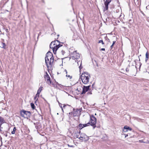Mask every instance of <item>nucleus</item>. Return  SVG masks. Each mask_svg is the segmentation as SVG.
<instances>
[{"mask_svg": "<svg viewBox=\"0 0 149 149\" xmlns=\"http://www.w3.org/2000/svg\"><path fill=\"white\" fill-rule=\"evenodd\" d=\"M59 42L58 40H55L51 42L50 45V47L52 48L53 52L54 53H55L57 50H58L59 52V54H61L63 56H64L65 54V49L66 47L61 44H58Z\"/></svg>", "mask_w": 149, "mask_h": 149, "instance_id": "f257e3e1", "label": "nucleus"}, {"mask_svg": "<svg viewBox=\"0 0 149 149\" xmlns=\"http://www.w3.org/2000/svg\"><path fill=\"white\" fill-rule=\"evenodd\" d=\"M45 63L47 67L48 68L52 66L54 62V58L52 54L50 52H48L46 54L45 58Z\"/></svg>", "mask_w": 149, "mask_h": 149, "instance_id": "f03ea898", "label": "nucleus"}, {"mask_svg": "<svg viewBox=\"0 0 149 149\" xmlns=\"http://www.w3.org/2000/svg\"><path fill=\"white\" fill-rule=\"evenodd\" d=\"M91 77L89 74L86 72L83 73L81 76V79L82 83L85 84H88Z\"/></svg>", "mask_w": 149, "mask_h": 149, "instance_id": "7ed1b4c3", "label": "nucleus"}, {"mask_svg": "<svg viewBox=\"0 0 149 149\" xmlns=\"http://www.w3.org/2000/svg\"><path fill=\"white\" fill-rule=\"evenodd\" d=\"M91 125L92 126L93 129H94L96 127V118L93 115H91L90 116Z\"/></svg>", "mask_w": 149, "mask_h": 149, "instance_id": "20e7f679", "label": "nucleus"}, {"mask_svg": "<svg viewBox=\"0 0 149 149\" xmlns=\"http://www.w3.org/2000/svg\"><path fill=\"white\" fill-rule=\"evenodd\" d=\"M20 114L22 116L26 117L24 115L26 116V117H29L31 115V113L29 111H26L24 110H22L20 111Z\"/></svg>", "mask_w": 149, "mask_h": 149, "instance_id": "39448f33", "label": "nucleus"}, {"mask_svg": "<svg viewBox=\"0 0 149 149\" xmlns=\"http://www.w3.org/2000/svg\"><path fill=\"white\" fill-rule=\"evenodd\" d=\"M44 77L47 83L49 85H50L51 84V81L50 79V78L47 72H45V74L44 76Z\"/></svg>", "mask_w": 149, "mask_h": 149, "instance_id": "423d86ee", "label": "nucleus"}, {"mask_svg": "<svg viewBox=\"0 0 149 149\" xmlns=\"http://www.w3.org/2000/svg\"><path fill=\"white\" fill-rule=\"evenodd\" d=\"M76 52V51H75L72 54V56L73 59H78L80 57V54Z\"/></svg>", "mask_w": 149, "mask_h": 149, "instance_id": "0eeeda50", "label": "nucleus"}, {"mask_svg": "<svg viewBox=\"0 0 149 149\" xmlns=\"http://www.w3.org/2000/svg\"><path fill=\"white\" fill-rule=\"evenodd\" d=\"M90 86H84L83 88V90L81 93V94H84L86 92L88 91L90 89Z\"/></svg>", "mask_w": 149, "mask_h": 149, "instance_id": "6e6552de", "label": "nucleus"}, {"mask_svg": "<svg viewBox=\"0 0 149 149\" xmlns=\"http://www.w3.org/2000/svg\"><path fill=\"white\" fill-rule=\"evenodd\" d=\"M111 0H106L104 2V9L106 10H108V6L110 3L111 1Z\"/></svg>", "mask_w": 149, "mask_h": 149, "instance_id": "1a4fd4ad", "label": "nucleus"}, {"mask_svg": "<svg viewBox=\"0 0 149 149\" xmlns=\"http://www.w3.org/2000/svg\"><path fill=\"white\" fill-rule=\"evenodd\" d=\"M124 129L123 130V131L124 132H126L127 131V130L131 131L132 129L130 127L127 126H125L124 127Z\"/></svg>", "mask_w": 149, "mask_h": 149, "instance_id": "9d476101", "label": "nucleus"}, {"mask_svg": "<svg viewBox=\"0 0 149 149\" xmlns=\"http://www.w3.org/2000/svg\"><path fill=\"white\" fill-rule=\"evenodd\" d=\"M86 137H87V136L85 134H80V136L79 138V139L81 140H83V139L86 138Z\"/></svg>", "mask_w": 149, "mask_h": 149, "instance_id": "9b49d317", "label": "nucleus"}, {"mask_svg": "<svg viewBox=\"0 0 149 149\" xmlns=\"http://www.w3.org/2000/svg\"><path fill=\"white\" fill-rule=\"evenodd\" d=\"M6 45L3 42H0V47L4 49H6Z\"/></svg>", "mask_w": 149, "mask_h": 149, "instance_id": "f8f14e48", "label": "nucleus"}, {"mask_svg": "<svg viewBox=\"0 0 149 149\" xmlns=\"http://www.w3.org/2000/svg\"><path fill=\"white\" fill-rule=\"evenodd\" d=\"M73 110L74 111L73 113V116H75L77 115V113H78V111H79L77 109L76 111H74L75 109H73Z\"/></svg>", "mask_w": 149, "mask_h": 149, "instance_id": "ddd939ff", "label": "nucleus"}, {"mask_svg": "<svg viewBox=\"0 0 149 149\" xmlns=\"http://www.w3.org/2000/svg\"><path fill=\"white\" fill-rule=\"evenodd\" d=\"M5 120L4 118L0 116V124L2 125L4 123Z\"/></svg>", "mask_w": 149, "mask_h": 149, "instance_id": "4468645a", "label": "nucleus"}, {"mask_svg": "<svg viewBox=\"0 0 149 149\" xmlns=\"http://www.w3.org/2000/svg\"><path fill=\"white\" fill-rule=\"evenodd\" d=\"M146 57L145 59V61L146 62L148 60L149 57V54L148 52L146 53Z\"/></svg>", "mask_w": 149, "mask_h": 149, "instance_id": "2eb2a0df", "label": "nucleus"}, {"mask_svg": "<svg viewBox=\"0 0 149 149\" xmlns=\"http://www.w3.org/2000/svg\"><path fill=\"white\" fill-rule=\"evenodd\" d=\"M139 142L140 143H149V141L148 140H147L146 142H144L143 140H139Z\"/></svg>", "mask_w": 149, "mask_h": 149, "instance_id": "dca6fc26", "label": "nucleus"}, {"mask_svg": "<svg viewBox=\"0 0 149 149\" xmlns=\"http://www.w3.org/2000/svg\"><path fill=\"white\" fill-rule=\"evenodd\" d=\"M42 86H40L38 89V91H37V92L38 93H40L41 91L42 90Z\"/></svg>", "mask_w": 149, "mask_h": 149, "instance_id": "f3484780", "label": "nucleus"}, {"mask_svg": "<svg viewBox=\"0 0 149 149\" xmlns=\"http://www.w3.org/2000/svg\"><path fill=\"white\" fill-rule=\"evenodd\" d=\"M31 108L33 109H35V105L33 103H31Z\"/></svg>", "mask_w": 149, "mask_h": 149, "instance_id": "a211bd4d", "label": "nucleus"}, {"mask_svg": "<svg viewBox=\"0 0 149 149\" xmlns=\"http://www.w3.org/2000/svg\"><path fill=\"white\" fill-rule=\"evenodd\" d=\"M2 125L0 124V132L1 133H3L4 132L2 130V129L3 128L2 127H1V125Z\"/></svg>", "mask_w": 149, "mask_h": 149, "instance_id": "6ab92c4d", "label": "nucleus"}, {"mask_svg": "<svg viewBox=\"0 0 149 149\" xmlns=\"http://www.w3.org/2000/svg\"><path fill=\"white\" fill-rule=\"evenodd\" d=\"M83 125L82 124H79V128L80 129H81L82 128L84 127L83 126Z\"/></svg>", "mask_w": 149, "mask_h": 149, "instance_id": "aec40b11", "label": "nucleus"}, {"mask_svg": "<svg viewBox=\"0 0 149 149\" xmlns=\"http://www.w3.org/2000/svg\"><path fill=\"white\" fill-rule=\"evenodd\" d=\"M98 43H101L102 45H104V44L103 42V41L102 40H99L98 42Z\"/></svg>", "mask_w": 149, "mask_h": 149, "instance_id": "412c9836", "label": "nucleus"}, {"mask_svg": "<svg viewBox=\"0 0 149 149\" xmlns=\"http://www.w3.org/2000/svg\"><path fill=\"white\" fill-rule=\"evenodd\" d=\"M40 93L37 92V93L36 95L37 97H39V96Z\"/></svg>", "mask_w": 149, "mask_h": 149, "instance_id": "4be33fe9", "label": "nucleus"}, {"mask_svg": "<svg viewBox=\"0 0 149 149\" xmlns=\"http://www.w3.org/2000/svg\"><path fill=\"white\" fill-rule=\"evenodd\" d=\"M57 85L58 86H60L61 88H62L63 87V85H62L61 84H58V83L57 84Z\"/></svg>", "mask_w": 149, "mask_h": 149, "instance_id": "5701e85b", "label": "nucleus"}, {"mask_svg": "<svg viewBox=\"0 0 149 149\" xmlns=\"http://www.w3.org/2000/svg\"><path fill=\"white\" fill-rule=\"evenodd\" d=\"M91 123L89 122L86 124V125L87 126H89L90 125H91Z\"/></svg>", "mask_w": 149, "mask_h": 149, "instance_id": "b1692460", "label": "nucleus"}, {"mask_svg": "<svg viewBox=\"0 0 149 149\" xmlns=\"http://www.w3.org/2000/svg\"><path fill=\"white\" fill-rule=\"evenodd\" d=\"M72 114V112H70L69 113L68 116L69 117H71V115Z\"/></svg>", "mask_w": 149, "mask_h": 149, "instance_id": "393cba45", "label": "nucleus"}, {"mask_svg": "<svg viewBox=\"0 0 149 149\" xmlns=\"http://www.w3.org/2000/svg\"><path fill=\"white\" fill-rule=\"evenodd\" d=\"M15 133V131H13L12 132H11V133L12 134H14Z\"/></svg>", "mask_w": 149, "mask_h": 149, "instance_id": "a878e982", "label": "nucleus"}, {"mask_svg": "<svg viewBox=\"0 0 149 149\" xmlns=\"http://www.w3.org/2000/svg\"><path fill=\"white\" fill-rule=\"evenodd\" d=\"M37 97L35 96L34 97V99L35 100H38V98H37Z\"/></svg>", "mask_w": 149, "mask_h": 149, "instance_id": "bb28decb", "label": "nucleus"}, {"mask_svg": "<svg viewBox=\"0 0 149 149\" xmlns=\"http://www.w3.org/2000/svg\"><path fill=\"white\" fill-rule=\"evenodd\" d=\"M83 126L84 127H86L87 126V125H86V124H83Z\"/></svg>", "mask_w": 149, "mask_h": 149, "instance_id": "cd10ccee", "label": "nucleus"}, {"mask_svg": "<svg viewBox=\"0 0 149 149\" xmlns=\"http://www.w3.org/2000/svg\"><path fill=\"white\" fill-rule=\"evenodd\" d=\"M60 107L61 108V109L63 111V107L62 106H60Z\"/></svg>", "mask_w": 149, "mask_h": 149, "instance_id": "c85d7f7f", "label": "nucleus"}, {"mask_svg": "<svg viewBox=\"0 0 149 149\" xmlns=\"http://www.w3.org/2000/svg\"><path fill=\"white\" fill-rule=\"evenodd\" d=\"M116 42V41H113V44L112 45H113V46L114 44Z\"/></svg>", "mask_w": 149, "mask_h": 149, "instance_id": "c756f323", "label": "nucleus"}, {"mask_svg": "<svg viewBox=\"0 0 149 149\" xmlns=\"http://www.w3.org/2000/svg\"><path fill=\"white\" fill-rule=\"evenodd\" d=\"M126 72H128L129 71V69L128 68H126Z\"/></svg>", "mask_w": 149, "mask_h": 149, "instance_id": "7c9ffc66", "label": "nucleus"}, {"mask_svg": "<svg viewBox=\"0 0 149 149\" xmlns=\"http://www.w3.org/2000/svg\"><path fill=\"white\" fill-rule=\"evenodd\" d=\"M66 106L67 105H65V104H64V105H63V108L64 109H65L66 108Z\"/></svg>", "mask_w": 149, "mask_h": 149, "instance_id": "2f4dec72", "label": "nucleus"}, {"mask_svg": "<svg viewBox=\"0 0 149 149\" xmlns=\"http://www.w3.org/2000/svg\"><path fill=\"white\" fill-rule=\"evenodd\" d=\"M16 127H14L13 130L15 131H16Z\"/></svg>", "mask_w": 149, "mask_h": 149, "instance_id": "473e14b6", "label": "nucleus"}, {"mask_svg": "<svg viewBox=\"0 0 149 149\" xmlns=\"http://www.w3.org/2000/svg\"><path fill=\"white\" fill-rule=\"evenodd\" d=\"M75 136L77 138H79V135H77V134L76 135V136Z\"/></svg>", "mask_w": 149, "mask_h": 149, "instance_id": "72a5a7b5", "label": "nucleus"}, {"mask_svg": "<svg viewBox=\"0 0 149 149\" xmlns=\"http://www.w3.org/2000/svg\"><path fill=\"white\" fill-rule=\"evenodd\" d=\"M113 45H111V46L110 48L111 49H112L113 48Z\"/></svg>", "mask_w": 149, "mask_h": 149, "instance_id": "f704fd0d", "label": "nucleus"}, {"mask_svg": "<svg viewBox=\"0 0 149 149\" xmlns=\"http://www.w3.org/2000/svg\"><path fill=\"white\" fill-rule=\"evenodd\" d=\"M105 50L104 48H102L101 49V50L102 51H104Z\"/></svg>", "mask_w": 149, "mask_h": 149, "instance_id": "c9c22d12", "label": "nucleus"}, {"mask_svg": "<svg viewBox=\"0 0 149 149\" xmlns=\"http://www.w3.org/2000/svg\"><path fill=\"white\" fill-rule=\"evenodd\" d=\"M87 93L88 94H92V93H90V92H88V93Z\"/></svg>", "mask_w": 149, "mask_h": 149, "instance_id": "e433bc0d", "label": "nucleus"}, {"mask_svg": "<svg viewBox=\"0 0 149 149\" xmlns=\"http://www.w3.org/2000/svg\"><path fill=\"white\" fill-rule=\"evenodd\" d=\"M66 76L68 77H70V78H71V77H70V76L69 75L68 76V75H66Z\"/></svg>", "mask_w": 149, "mask_h": 149, "instance_id": "4c0bfd02", "label": "nucleus"}, {"mask_svg": "<svg viewBox=\"0 0 149 149\" xmlns=\"http://www.w3.org/2000/svg\"><path fill=\"white\" fill-rule=\"evenodd\" d=\"M125 138H126L128 136L127 134H125Z\"/></svg>", "mask_w": 149, "mask_h": 149, "instance_id": "58836bf2", "label": "nucleus"}, {"mask_svg": "<svg viewBox=\"0 0 149 149\" xmlns=\"http://www.w3.org/2000/svg\"><path fill=\"white\" fill-rule=\"evenodd\" d=\"M6 32H7L8 31V29H6Z\"/></svg>", "mask_w": 149, "mask_h": 149, "instance_id": "ea45409f", "label": "nucleus"}, {"mask_svg": "<svg viewBox=\"0 0 149 149\" xmlns=\"http://www.w3.org/2000/svg\"><path fill=\"white\" fill-rule=\"evenodd\" d=\"M73 146H70V147H73Z\"/></svg>", "mask_w": 149, "mask_h": 149, "instance_id": "a19ab883", "label": "nucleus"}, {"mask_svg": "<svg viewBox=\"0 0 149 149\" xmlns=\"http://www.w3.org/2000/svg\"><path fill=\"white\" fill-rule=\"evenodd\" d=\"M80 67H81V66L80 65V66L79 67V68H80V69L81 70V68H80Z\"/></svg>", "mask_w": 149, "mask_h": 149, "instance_id": "79ce46f5", "label": "nucleus"}, {"mask_svg": "<svg viewBox=\"0 0 149 149\" xmlns=\"http://www.w3.org/2000/svg\"><path fill=\"white\" fill-rule=\"evenodd\" d=\"M67 105L68 106H70V105H68V104H67Z\"/></svg>", "mask_w": 149, "mask_h": 149, "instance_id": "37998d69", "label": "nucleus"}, {"mask_svg": "<svg viewBox=\"0 0 149 149\" xmlns=\"http://www.w3.org/2000/svg\"><path fill=\"white\" fill-rule=\"evenodd\" d=\"M95 115H96V113H95Z\"/></svg>", "mask_w": 149, "mask_h": 149, "instance_id": "c03bdc74", "label": "nucleus"}, {"mask_svg": "<svg viewBox=\"0 0 149 149\" xmlns=\"http://www.w3.org/2000/svg\"><path fill=\"white\" fill-rule=\"evenodd\" d=\"M56 88H58V87H57V86H56Z\"/></svg>", "mask_w": 149, "mask_h": 149, "instance_id": "a18cd8bd", "label": "nucleus"}, {"mask_svg": "<svg viewBox=\"0 0 149 149\" xmlns=\"http://www.w3.org/2000/svg\"><path fill=\"white\" fill-rule=\"evenodd\" d=\"M65 71L66 72V73H67V71L66 70Z\"/></svg>", "mask_w": 149, "mask_h": 149, "instance_id": "49530a36", "label": "nucleus"}]
</instances>
